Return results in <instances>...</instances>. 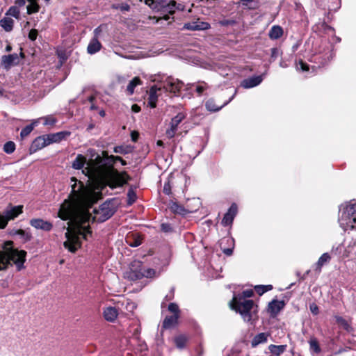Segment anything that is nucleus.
I'll return each instance as SVG.
<instances>
[{
	"label": "nucleus",
	"instance_id": "f257e3e1",
	"mask_svg": "<svg viewBox=\"0 0 356 356\" xmlns=\"http://www.w3.org/2000/svg\"><path fill=\"white\" fill-rule=\"evenodd\" d=\"M72 191L70 200H65L60 205L58 217L63 220H70L67 224V232L65 234L66 241L64 247L70 252L74 253L81 246V238L88 240L92 236L89 225L84 224L89 221L90 215L82 213L78 218L75 217V206L79 202L86 200L91 195V190L81 181H78L75 177L71 178Z\"/></svg>",
	"mask_w": 356,
	"mask_h": 356
},
{
	"label": "nucleus",
	"instance_id": "f03ea898",
	"mask_svg": "<svg viewBox=\"0 0 356 356\" xmlns=\"http://www.w3.org/2000/svg\"><path fill=\"white\" fill-rule=\"evenodd\" d=\"M102 154L104 164L108 165L103 173L104 184L112 189L122 186L128 179H130V177L127 172L120 173L113 166L117 160H121V157L113 155L108 156L106 152H103Z\"/></svg>",
	"mask_w": 356,
	"mask_h": 356
},
{
	"label": "nucleus",
	"instance_id": "7ed1b4c3",
	"mask_svg": "<svg viewBox=\"0 0 356 356\" xmlns=\"http://www.w3.org/2000/svg\"><path fill=\"white\" fill-rule=\"evenodd\" d=\"M13 244V241H7L4 243L3 250H0V271L6 270L13 264L17 270L24 268L26 252L14 248Z\"/></svg>",
	"mask_w": 356,
	"mask_h": 356
},
{
	"label": "nucleus",
	"instance_id": "20e7f679",
	"mask_svg": "<svg viewBox=\"0 0 356 356\" xmlns=\"http://www.w3.org/2000/svg\"><path fill=\"white\" fill-rule=\"evenodd\" d=\"M339 220L341 225L353 229L356 227V201L351 200L339 208Z\"/></svg>",
	"mask_w": 356,
	"mask_h": 356
},
{
	"label": "nucleus",
	"instance_id": "39448f33",
	"mask_svg": "<svg viewBox=\"0 0 356 356\" xmlns=\"http://www.w3.org/2000/svg\"><path fill=\"white\" fill-rule=\"evenodd\" d=\"M232 309L238 312L244 321L249 322L252 319L251 310L254 306V302L252 300H237L236 298H233Z\"/></svg>",
	"mask_w": 356,
	"mask_h": 356
},
{
	"label": "nucleus",
	"instance_id": "423d86ee",
	"mask_svg": "<svg viewBox=\"0 0 356 356\" xmlns=\"http://www.w3.org/2000/svg\"><path fill=\"white\" fill-rule=\"evenodd\" d=\"M23 206H12L9 205L3 211V214L0 213V229L6 227L9 220L17 218L23 211Z\"/></svg>",
	"mask_w": 356,
	"mask_h": 356
},
{
	"label": "nucleus",
	"instance_id": "0eeeda50",
	"mask_svg": "<svg viewBox=\"0 0 356 356\" xmlns=\"http://www.w3.org/2000/svg\"><path fill=\"white\" fill-rule=\"evenodd\" d=\"M143 264L140 261H133L129 270L124 272V277L130 281H136L144 277L143 274Z\"/></svg>",
	"mask_w": 356,
	"mask_h": 356
},
{
	"label": "nucleus",
	"instance_id": "6e6552de",
	"mask_svg": "<svg viewBox=\"0 0 356 356\" xmlns=\"http://www.w3.org/2000/svg\"><path fill=\"white\" fill-rule=\"evenodd\" d=\"M115 213L113 209L111 207V204L104 202L98 209L95 210L94 220L103 222L110 218Z\"/></svg>",
	"mask_w": 356,
	"mask_h": 356
},
{
	"label": "nucleus",
	"instance_id": "1a4fd4ad",
	"mask_svg": "<svg viewBox=\"0 0 356 356\" xmlns=\"http://www.w3.org/2000/svg\"><path fill=\"white\" fill-rule=\"evenodd\" d=\"M184 85V83L181 81L179 79H175L171 76L168 77L163 82V89H165V91H169L174 94L178 93Z\"/></svg>",
	"mask_w": 356,
	"mask_h": 356
},
{
	"label": "nucleus",
	"instance_id": "9d476101",
	"mask_svg": "<svg viewBox=\"0 0 356 356\" xmlns=\"http://www.w3.org/2000/svg\"><path fill=\"white\" fill-rule=\"evenodd\" d=\"M185 118L186 115L184 113H179L172 118L170 123V128L165 131V134L168 138H172L175 136L179 124Z\"/></svg>",
	"mask_w": 356,
	"mask_h": 356
},
{
	"label": "nucleus",
	"instance_id": "9b49d317",
	"mask_svg": "<svg viewBox=\"0 0 356 356\" xmlns=\"http://www.w3.org/2000/svg\"><path fill=\"white\" fill-rule=\"evenodd\" d=\"M19 63V55L16 53L3 55L1 57V66L6 70H9L13 66L17 65Z\"/></svg>",
	"mask_w": 356,
	"mask_h": 356
},
{
	"label": "nucleus",
	"instance_id": "f8f14e48",
	"mask_svg": "<svg viewBox=\"0 0 356 356\" xmlns=\"http://www.w3.org/2000/svg\"><path fill=\"white\" fill-rule=\"evenodd\" d=\"M284 307L285 302L284 300L274 299L268 303L267 312L270 314V316L275 317Z\"/></svg>",
	"mask_w": 356,
	"mask_h": 356
},
{
	"label": "nucleus",
	"instance_id": "ddd939ff",
	"mask_svg": "<svg viewBox=\"0 0 356 356\" xmlns=\"http://www.w3.org/2000/svg\"><path fill=\"white\" fill-rule=\"evenodd\" d=\"M211 27L208 22L197 21L186 23L184 24L182 29L191 31H203L209 29Z\"/></svg>",
	"mask_w": 356,
	"mask_h": 356
},
{
	"label": "nucleus",
	"instance_id": "4468645a",
	"mask_svg": "<svg viewBox=\"0 0 356 356\" xmlns=\"http://www.w3.org/2000/svg\"><path fill=\"white\" fill-rule=\"evenodd\" d=\"M30 225L37 229L49 232L53 228V225L49 221L42 218H33L30 220Z\"/></svg>",
	"mask_w": 356,
	"mask_h": 356
},
{
	"label": "nucleus",
	"instance_id": "2eb2a0df",
	"mask_svg": "<svg viewBox=\"0 0 356 356\" xmlns=\"http://www.w3.org/2000/svg\"><path fill=\"white\" fill-rule=\"evenodd\" d=\"M236 213L237 206L235 203H233L228 209L227 212L225 214L221 222L222 225L225 227L232 225Z\"/></svg>",
	"mask_w": 356,
	"mask_h": 356
},
{
	"label": "nucleus",
	"instance_id": "dca6fc26",
	"mask_svg": "<svg viewBox=\"0 0 356 356\" xmlns=\"http://www.w3.org/2000/svg\"><path fill=\"white\" fill-rule=\"evenodd\" d=\"M50 145L49 139L47 135L38 136L32 143L31 146V150L36 152L43 147Z\"/></svg>",
	"mask_w": 356,
	"mask_h": 356
},
{
	"label": "nucleus",
	"instance_id": "f3484780",
	"mask_svg": "<svg viewBox=\"0 0 356 356\" xmlns=\"http://www.w3.org/2000/svg\"><path fill=\"white\" fill-rule=\"evenodd\" d=\"M236 90H235L234 95L227 101H226L223 104H222L221 106H217L214 100L212 99H209L206 102L205 106H206L207 109L208 111H211V112L218 111L222 107H224L225 106L227 105L234 99V95H236Z\"/></svg>",
	"mask_w": 356,
	"mask_h": 356
},
{
	"label": "nucleus",
	"instance_id": "a211bd4d",
	"mask_svg": "<svg viewBox=\"0 0 356 356\" xmlns=\"http://www.w3.org/2000/svg\"><path fill=\"white\" fill-rule=\"evenodd\" d=\"M263 80L262 76H254L244 79L241 82V86L244 88H251L259 85Z\"/></svg>",
	"mask_w": 356,
	"mask_h": 356
},
{
	"label": "nucleus",
	"instance_id": "6ab92c4d",
	"mask_svg": "<svg viewBox=\"0 0 356 356\" xmlns=\"http://www.w3.org/2000/svg\"><path fill=\"white\" fill-rule=\"evenodd\" d=\"M71 133L68 131H63L60 132H57L56 134H51L47 135L49 139V143L50 144L54 143H59L61 140L65 139L67 137L70 136Z\"/></svg>",
	"mask_w": 356,
	"mask_h": 356
},
{
	"label": "nucleus",
	"instance_id": "aec40b11",
	"mask_svg": "<svg viewBox=\"0 0 356 356\" xmlns=\"http://www.w3.org/2000/svg\"><path fill=\"white\" fill-rule=\"evenodd\" d=\"M179 315L167 316L162 324L163 329H170L177 324Z\"/></svg>",
	"mask_w": 356,
	"mask_h": 356
},
{
	"label": "nucleus",
	"instance_id": "412c9836",
	"mask_svg": "<svg viewBox=\"0 0 356 356\" xmlns=\"http://www.w3.org/2000/svg\"><path fill=\"white\" fill-rule=\"evenodd\" d=\"M159 90L160 88H158L156 86H152L149 89L148 97V105L151 108H155L156 106V102L158 99L156 92Z\"/></svg>",
	"mask_w": 356,
	"mask_h": 356
},
{
	"label": "nucleus",
	"instance_id": "4be33fe9",
	"mask_svg": "<svg viewBox=\"0 0 356 356\" xmlns=\"http://www.w3.org/2000/svg\"><path fill=\"white\" fill-rule=\"evenodd\" d=\"M104 317L107 321L113 322L118 316V310L115 307H109L104 310Z\"/></svg>",
	"mask_w": 356,
	"mask_h": 356
},
{
	"label": "nucleus",
	"instance_id": "5701e85b",
	"mask_svg": "<svg viewBox=\"0 0 356 356\" xmlns=\"http://www.w3.org/2000/svg\"><path fill=\"white\" fill-rule=\"evenodd\" d=\"M102 48V44L97 38H92L90 41L88 47L87 51L89 54H94L98 52Z\"/></svg>",
	"mask_w": 356,
	"mask_h": 356
},
{
	"label": "nucleus",
	"instance_id": "b1692460",
	"mask_svg": "<svg viewBox=\"0 0 356 356\" xmlns=\"http://www.w3.org/2000/svg\"><path fill=\"white\" fill-rule=\"evenodd\" d=\"M283 29L279 25H274L268 32V36L271 40H277L283 35Z\"/></svg>",
	"mask_w": 356,
	"mask_h": 356
},
{
	"label": "nucleus",
	"instance_id": "393cba45",
	"mask_svg": "<svg viewBox=\"0 0 356 356\" xmlns=\"http://www.w3.org/2000/svg\"><path fill=\"white\" fill-rule=\"evenodd\" d=\"M268 336V334L264 332L259 333L254 336L251 341L252 347H256L260 343H266L267 341Z\"/></svg>",
	"mask_w": 356,
	"mask_h": 356
},
{
	"label": "nucleus",
	"instance_id": "a878e982",
	"mask_svg": "<svg viewBox=\"0 0 356 356\" xmlns=\"http://www.w3.org/2000/svg\"><path fill=\"white\" fill-rule=\"evenodd\" d=\"M14 20L10 17H5L0 20V26L7 32L13 30Z\"/></svg>",
	"mask_w": 356,
	"mask_h": 356
},
{
	"label": "nucleus",
	"instance_id": "bb28decb",
	"mask_svg": "<svg viewBox=\"0 0 356 356\" xmlns=\"http://www.w3.org/2000/svg\"><path fill=\"white\" fill-rule=\"evenodd\" d=\"M286 347H287L286 345L270 344L268 346V350L272 354H273L276 356H280L286 350Z\"/></svg>",
	"mask_w": 356,
	"mask_h": 356
},
{
	"label": "nucleus",
	"instance_id": "cd10ccee",
	"mask_svg": "<svg viewBox=\"0 0 356 356\" xmlns=\"http://www.w3.org/2000/svg\"><path fill=\"white\" fill-rule=\"evenodd\" d=\"M86 162V158L82 154H78L72 162V166L74 169L80 170L83 168Z\"/></svg>",
	"mask_w": 356,
	"mask_h": 356
},
{
	"label": "nucleus",
	"instance_id": "c85d7f7f",
	"mask_svg": "<svg viewBox=\"0 0 356 356\" xmlns=\"http://www.w3.org/2000/svg\"><path fill=\"white\" fill-rule=\"evenodd\" d=\"M142 81L138 76H135L130 82L129 83L127 90L129 95H133L134 92V89L137 86L141 85Z\"/></svg>",
	"mask_w": 356,
	"mask_h": 356
},
{
	"label": "nucleus",
	"instance_id": "c756f323",
	"mask_svg": "<svg viewBox=\"0 0 356 356\" xmlns=\"http://www.w3.org/2000/svg\"><path fill=\"white\" fill-rule=\"evenodd\" d=\"M188 341V337L184 334H180L175 337L174 342L179 349H183Z\"/></svg>",
	"mask_w": 356,
	"mask_h": 356
},
{
	"label": "nucleus",
	"instance_id": "7c9ffc66",
	"mask_svg": "<svg viewBox=\"0 0 356 356\" xmlns=\"http://www.w3.org/2000/svg\"><path fill=\"white\" fill-rule=\"evenodd\" d=\"M29 4L27 6V13L31 15L32 13H38L40 10V6L38 3V0H27Z\"/></svg>",
	"mask_w": 356,
	"mask_h": 356
},
{
	"label": "nucleus",
	"instance_id": "2f4dec72",
	"mask_svg": "<svg viewBox=\"0 0 356 356\" xmlns=\"http://www.w3.org/2000/svg\"><path fill=\"white\" fill-rule=\"evenodd\" d=\"M13 234L19 236L20 239L23 242L29 241H31V239L32 238V236L30 233H29L23 229L15 230V232L13 233Z\"/></svg>",
	"mask_w": 356,
	"mask_h": 356
},
{
	"label": "nucleus",
	"instance_id": "473e14b6",
	"mask_svg": "<svg viewBox=\"0 0 356 356\" xmlns=\"http://www.w3.org/2000/svg\"><path fill=\"white\" fill-rule=\"evenodd\" d=\"M168 1L166 0H154V6L153 11L156 13H163Z\"/></svg>",
	"mask_w": 356,
	"mask_h": 356
},
{
	"label": "nucleus",
	"instance_id": "72a5a7b5",
	"mask_svg": "<svg viewBox=\"0 0 356 356\" xmlns=\"http://www.w3.org/2000/svg\"><path fill=\"white\" fill-rule=\"evenodd\" d=\"M331 257L328 253H323L318 259L316 266L318 271L321 270V267L325 264L330 261Z\"/></svg>",
	"mask_w": 356,
	"mask_h": 356
},
{
	"label": "nucleus",
	"instance_id": "f704fd0d",
	"mask_svg": "<svg viewBox=\"0 0 356 356\" xmlns=\"http://www.w3.org/2000/svg\"><path fill=\"white\" fill-rule=\"evenodd\" d=\"M170 209L172 212L178 214L184 215L186 213V210L176 202H172L170 204Z\"/></svg>",
	"mask_w": 356,
	"mask_h": 356
},
{
	"label": "nucleus",
	"instance_id": "c9c22d12",
	"mask_svg": "<svg viewBox=\"0 0 356 356\" xmlns=\"http://www.w3.org/2000/svg\"><path fill=\"white\" fill-rule=\"evenodd\" d=\"M273 289V286L270 284L268 285H257L254 286L255 291L259 295L261 296L264 293L270 291Z\"/></svg>",
	"mask_w": 356,
	"mask_h": 356
},
{
	"label": "nucleus",
	"instance_id": "e433bc0d",
	"mask_svg": "<svg viewBox=\"0 0 356 356\" xmlns=\"http://www.w3.org/2000/svg\"><path fill=\"white\" fill-rule=\"evenodd\" d=\"M176 8V1H168L163 13H169L170 15L174 14Z\"/></svg>",
	"mask_w": 356,
	"mask_h": 356
},
{
	"label": "nucleus",
	"instance_id": "4c0bfd02",
	"mask_svg": "<svg viewBox=\"0 0 356 356\" xmlns=\"http://www.w3.org/2000/svg\"><path fill=\"white\" fill-rule=\"evenodd\" d=\"M309 347H310L311 350L314 351L315 353H317V354L321 353V349L319 346L318 342L316 340V339H315V338L311 339V340L309 341Z\"/></svg>",
	"mask_w": 356,
	"mask_h": 356
},
{
	"label": "nucleus",
	"instance_id": "58836bf2",
	"mask_svg": "<svg viewBox=\"0 0 356 356\" xmlns=\"http://www.w3.org/2000/svg\"><path fill=\"white\" fill-rule=\"evenodd\" d=\"M127 197H128L127 204L129 205H131L136 200V198H137L136 194L134 191V188L132 186L128 191Z\"/></svg>",
	"mask_w": 356,
	"mask_h": 356
},
{
	"label": "nucleus",
	"instance_id": "ea45409f",
	"mask_svg": "<svg viewBox=\"0 0 356 356\" xmlns=\"http://www.w3.org/2000/svg\"><path fill=\"white\" fill-rule=\"evenodd\" d=\"M35 124V122H33L31 124L26 126L24 128L22 129L20 133V136L22 138H24L30 134V133L33 131L34 128Z\"/></svg>",
	"mask_w": 356,
	"mask_h": 356
},
{
	"label": "nucleus",
	"instance_id": "a19ab883",
	"mask_svg": "<svg viewBox=\"0 0 356 356\" xmlns=\"http://www.w3.org/2000/svg\"><path fill=\"white\" fill-rule=\"evenodd\" d=\"M20 11L17 6H11L6 13V15L12 16L16 19H19Z\"/></svg>",
	"mask_w": 356,
	"mask_h": 356
},
{
	"label": "nucleus",
	"instance_id": "79ce46f5",
	"mask_svg": "<svg viewBox=\"0 0 356 356\" xmlns=\"http://www.w3.org/2000/svg\"><path fill=\"white\" fill-rule=\"evenodd\" d=\"M15 150V144L13 141L6 142L3 145V151L7 154H12Z\"/></svg>",
	"mask_w": 356,
	"mask_h": 356
},
{
	"label": "nucleus",
	"instance_id": "37998d69",
	"mask_svg": "<svg viewBox=\"0 0 356 356\" xmlns=\"http://www.w3.org/2000/svg\"><path fill=\"white\" fill-rule=\"evenodd\" d=\"M168 309L170 312L174 314L173 315H179L180 310L179 309L178 305L176 303H170Z\"/></svg>",
	"mask_w": 356,
	"mask_h": 356
},
{
	"label": "nucleus",
	"instance_id": "c03bdc74",
	"mask_svg": "<svg viewBox=\"0 0 356 356\" xmlns=\"http://www.w3.org/2000/svg\"><path fill=\"white\" fill-rule=\"evenodd\" d=\"M143 274L145 277H153L156 275V271L152 268H147L146 270H143Z\"/></svg>",
	"mask_w": 356,
	"mask_h": 356
},
{
	"label": "nucleus",
	"instance_id": "a18cd8bd",
	"mask_svg": "<svg viewBox=\"0 0 356 356\" xmlns=\"http://www.w3.org/2000/svg\"><path fill=\"white\" fill-rule=\"evenodd\" d=\"M106 26V25L104 24H101L99 25V26H97L95 30H94V37L92 38H97L98 39V38L99 37L100 35V33L102 32L103 31V29Z\"/></svg>",
	"mask_w": 356,
	"mask_h": 356
},
{
	"label": "nucleus",
	"instance_id": "49530a36",
	"mask_svg": "<svg viewBox=\"0 0 356 356\" xmlns=\"http://www.w3.org/2000/svg\"><path fill=\"white\" fill-rule=\"evenodd\" d=\"M219 24L223 26H227L234 25L236 24V21L234 19H222L219 21Z\"/></svg>",
	"mask_w": 356,
	"mask_h": 356
},
{
	"label": "nucleus",
	"instance_id": "de8ad7c7",
	"mask_svg": "<svg viewBox=\"0 0 356 356\" xmlns=\"http://www.w3.org/2000/svg\"><path fill=\"white\" fill-rule=\"evenodd\" d=\"M281 54V51L278 48H272L271 49V58L275 60Z\"/></svg>",
	"mask_w": 356,
	"mask_h": 356
},
{
	"label": "nucleus",
	"instance_id": "09e8293b",
	"mask_svg": "<svg viewBox=\"0 0 356 356\" xmlns=\"http://www.w3.org/2000/svg\"><path fill=\"white\" fill-rule=\"evenodd\" d=\"M56 122V120L52 116H47L44 118V125H53Z\"/></svg>",
	"mask_w": 356,
	"mask_h": 356
},
{
	"label": "nucleus",
	"instance_id": "8fccbe9b",
	"mask_svg": "<svg viewBox=\"0 0 356 356\" xmlns=\"http://www.w3.org/2000/svg\"><path fill=\"white\" fill-rule=\"evenodd\" d=\"M37 36H38V31L36 29H31L29 33L28 37L31 40L34 41L36 40Z\"/></svg>",
	"mask_w": 356,
	"mask_h": 356
},
{
	"label": "nucleus",
	"instance_id": "3c124183",
	"mask_svg": "<svg viewBox=\"0 0 356 356\" xmlns=\"http://www.w3.org/2000/svg\"><path fill=\"white\" fill-rule=\"evenodd\" d=\"M161 229L164 232H170L172 230L171 225L168 223H162L161 225Z\"/></svg>",
	"mask_w": 356,
	"mask_h": 356
},
{
	"label": "nucleus",
	"instance_id": "603ef678",
	"mask_svg": "<svg viewBox=\"0 0 356 356\" xmlns=\"http://www.w3.org/2000/svg\"><path fill=\"white\" fill-rule=\"evenodd\" d=\"M113 152L117 154H124L127 153L125 148L123 146H116L113 149Z\"/></svg>",
	"mask_w": 356,
	"mask_h": 356
},
{
	"label": "nucleus",
	"instance_id": "864d4df0",
	"mask_svg": "<svg viewBox=\"0 0 356 356\" xmlns=\"http://www.w3.org/2000/svg\"><path fill=\"white\" fill-rule=\"evenodd\" d=\"M309 309L314 315H317L319 312L318 307L315 303H312L309 305Z\"/></svg>",
	"mask_w": 356,
	"mask_h": 356
},
{
	"label": "nucleus",
	"instance_id": "5fc2aeb1",
	"mask_svg": "<svg viewBox=\"0 0 356 356\" xmlns=\"http://www.w3.org/2000/svg\"><path fill=\"white\" fill-rule=\"evenodd\" d=\"M299 67L303 72H307L309 70V65L307 63H304L302 60L299 61L298 67Z\"/></svg>",
	"mask_w": 356,
	"mask_h": 356
},
{
	"label": "nucleus",
	"instance_id": "6e6d98bb",
	"mask_svg": "<svg viewBox=\"0 0 356 356\" xmlns=\"http://www.w3.org/2000/svg\"><path fill=\"white\" fill-rule=\"evenodd\" d=\"M142 243V239L140 237L134 239L133 242L129 243V245L131 247H138Z\"/></svg>",
	"mask_w": 356,
	"mask_h": 356
},
{
	"label": "nucleus",
	"instance_id": "4d7b16f0",
	"mask_svg": "<svg viewBox=\"0 0 356 356\" xmlns=\"http://www.w3.org/2000/svg\"><path fill=\"white\" fill-rule=\"evenodd\" d=\"M163 193L166 195H170L171 193V186L169 181L164 184Z\"/></svg>",
	"mask_w": 356,
	"mask_h": 356
},
{
	"label": "nucleus",
	"instance_id": "13d9d810",
	"mask_svg": "<svg viewBox=\"0 0 356 356\" xmlns=\"http://www.w3.org/2000/svg\"><path fill=\"white\" fill-rule=\"evenodd\" d=\"M120 10L121 11H129L130 10V6L127 3H122L119 4Z\"/></svg>",
	"mask_w": 356,
	"mask_h": 356
},
{
	"label": "nucleus",
	"instance_id": "bf43d9fd",
	"mask_svg": "<svg viewBox=\"0 0 356 356\" xmlns=\"http://www.w3.org/2000/svg\"><path fill=\"white\" fill-rule=\"evenodd\" d=\"M203 83H204V86H197L196 88V92L199 95H201L203 92V91L207 88V83L204 82H203Z\"/></svg>",
	"mask_w": 356,
	"mask_h": 356
},
{
	"label": "nucleus",
	"instance_id": "052dcab7",
	"mask_svg": "<svg viewBox=\"0 0 356 356\" xmlns=\"http://www.w3.org/2000/svg\"><path fill=\"white\" fill-rule=\"evenodd\" d=\"M243 296L245 298H250L253 296V291L252 290H245L243 291Z\"/></svg>",
	"mask_w": 356,
	"mask_h": 356
},
{
	"label": "nucleus",
	"instance_id": "680f3d73",
	"mask_svg": "<svg viewBox=\"0 0 356 356\" xmlns=\"http://www.w3.org/2000/svg\"><path fill=\"white\" fill-rule=\"evenodd\" d=\"M138 136H139L138 133L137 131H133L131 133V140L134 142H136L138 140Z\"/></svg>",
	"mask_w": 356,
	"mask_h": 356
},
{
	"label": "nucleus",
	"instance_id": "e2e57ef3",
	"mask_svg": "<svg viewBox=\"0 0 356 356\" xmlns=\"http://www.w3.org/2000/svg\"><path fill=\"white\" fill-rule=\"evenodd\" d=\"M222 252L227 256H230L233 253V248H225L222 250Z\"/></svg>",
	"mask_w": 356,
	"mask_h": 356
},
{
	"label": "nucleus",
	"instance_id": "0e129e2a",
	"mask_svg": "<svg viewBox=\"0 0 356 356\" xmlns=\"http://www.w3.org/2000/svg\"><path fill=\"white\" fill-rule=\"evenodd\" d=\"M145 3L152 10L154 6V0H145Z\"/></svg>",
	"mask_w": 356,
	"mask_h": 356
},
{
	"label": "nucleus",
	"instance_id": "69168bd1",
	"mask_svg": "<svg viewBox=\"0 0 356 356\" xmlns=\"http://www.w3.org/2000/svg\"><path fill=\"white\" fill-rule=\"evenodd\" d=\"M131 110L134 113H138L140 111V107L138 104H133L131 106Z\"/></svg>",
	"mask_w": 356,
	"mask_h": 356
},
{
	"label": "nucleus",
	"instance_id": "338daca9",
	"mask_svg": "<svg viewBox=\"0 0 356 356\" xmlns=\"http://www.w3.org/2000/svg\"><path fill=\"white\" fill-rule=\"evenodd\" d=\"M15 3L19 7H22L25 5L26 0H15Z\"/></svg>",
	"mask_w": 356,
	"mask_h": 356
},
{
	"label": "nucleus",
	"instance_id": "774afa93",
	"mask_svg": "<svg viewBox=\"0 0 356 356\" xmlns=\"http://www.w3.org/2000/svg\"><path fill=\"white\" fill-rule=\"evenodd\" d=\"M173 297H174V289L172 288L171 289V294L170 295H166L165 299L166 300H172L173 298Z\"/></svg>",
	"mask_w": 356,
	"mask_h": 356
}]
</instances>
